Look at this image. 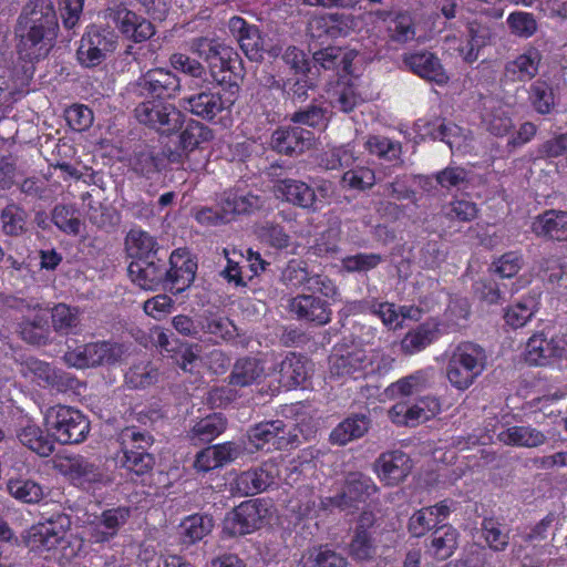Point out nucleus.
I'll list each match as a JSON object with an SVG mask.
<instances>
[{"label": "nucleus", "instance_id": "1", "mask_svg": "<svg viewBox=\"0 0 567 567\" xmlns=\"http://www.w3.org/2000/svg\"><path fill=\"white\" fill-rule=\"evenodd\" d=\"M56 27L52 0H30L19 17V28L27 30L21 34L20 54L29 61L44 58L52 45Z\"/></svg>", "mask_w": 567, "mask_h": 567}, {"label": "nucleus", "instance_id": "2", "mask_svg": "<svg viewBox=\"0 0 567 567\" xmlns=\"http://www.w3.org/2000/svg\"><path fill=\"white\" fill-rule=\"evenodd\" d=\"M394 359L381 349L367 350L358 344L333 348L329 357V379L339 382L358 380L371 374H385Z\"/></svg>", "mask_w": 567, "mask_h": 567}, {"label": "nucleus", "instance_id": "3", "mask_svg": "<svg viewBox=\"0 0 567 567\" xmlns=\"http://www.w3.org/2000/svg\"><path fill=\"white\" fill-rule=\"evenodd\" d=\"M485 367L484 349L473 342H461L451 350L445 373L452 386L464 391L484 372Z\"/></svg>", "mask_w": 567, "mask_h": 567}, {"label": "nucleus", "instance_id": "4", "mask_svg": "<svg viewBox=\"0 0 567 567\" xmlns=\"http://www.w3.org/2000/svg\"><path fill=\"white\" fill-rule=\"evenodd\" d=\"M53 466L73 485L91 493H96L113 481L104 466L82 455L56 456Z\"/></svg>", "mask_w": 567, "mask_h": 567}, {"label": "nucleus", "instance_id": "5", "mask_svg": "<svg viewBox=\"0 0 567 567\" xmlns=\"http://www.w3.org/2000/svg\"><path fill=\"white\" fill-rule=\"evenodd\" d=\"M44 423L51 431L54 442L79 444L90 433L89 419L78 409L69 405H53L44 412Z\"/></svg>", "mask_w": 567, "mask_h": 567}, {"label": "nucleus", "instance_id": "6", "mask_svg": "<svg viewBox=\"0 0 567 567\" xmlns=\"http://www.w3.org/2000/svg\"><path fill=\"white\" fill-rule=\"evenodd\" d=\"M188 48L208 62L212 74L218 81L225 80L224 75L219 79L218 73L230 72L239 75L241 71V60L238 53L216 38H194L188 42Z\"/></svg>", "mask_w": 567, "mask_h": 567}, {"label": "nucleus", "instance_id": "7", "mask_svg": "<svg viewBox=\"0 0 567 567\" xmlns=\"http://www.w3.org/2000/svg\"><path fill=\"white\" fill-rule=\"evenodd\" d=\"M272 505L268 499L257 498L243 502L224 519V532L229 536L247 535L260 528L271 515Z\"/></svg>", "mask_w": 567, "mask_h": 567}, {"label": "nucleus", "instance_id": "8", "mask_svg": "<svg viewBox=\"0 0 567 567\" xmlns=\"http://www.w3.org/2000/svg\"><path fill=\"white\" fill-rule=\"evenodd\" d=\"M118 443L123 453L122 466L137 475L146 473L152 468L154 458L146 453L152 444V439L145 432L135 426L125 427L118 434Z\"/></svg>", "mask_w": 567, "mask_h": 567}, {"label": "nucleus", "instance_id": "9", "mask_svg": "<svg viewBox=\"0 0 567 567\" xmlns=\"http://www.w3.org/2000/svg\"><path fill=\"white\" fill-rule=\"evenodd\" d=\"M414 130L420 140H441L449 145L452 152L463 154L472 148L473 137L468 132L441 118H419L414 124Z\"/></svg>", "mask_w": 567, "mask_h": 567}, {"label": "nucleus", "instance_id": "10", "mask_svg": "<svg viewBox=\"0 0 567 567\" xmlns=\"http://www.w3.org/2000/svg\"><path fill=\"white\" fill-rule=\"evenodd\" d=\"M237 92L238 86L236 85H229L228 89L217 87L216 90L203 91L183 99L182 106L193 114L210 121L234 105Z\"/></svg>", "mask_w": 567, "mask_h": 567}, {"label": "nucleus", "instance_id": "11", "mask_svg": "<svg viewBox=\"0 0 567 567\" xmlns=\"http://www.w3.org/2000/svg\"><path fill=\"white\" fill-rule=\"evenodd\" d=\"M124 354L123 346L107 341L78 346L64 353L68 365L85 369L102 364H113Z\"/></svg>", "mask_w": 567, "mask_h": 567}, {"label": "nucleus", "instance_id": "12", "mask_svg": "<svg viewBox=\"0 0 567 567\" xmlns=\"http://www.w3.org/2000/svg\"><path fill=\"white\" fill-rule=\"evenodd\" d=\"M135 117L142 124L154 127L163 133L179 130L184 122L183 113L164 100L145 99L135 109Z\"/></svg>", "mask_w": 567, "mask_h": 567}, {"label": "nucleus", "instance_id": "13", "mask_svg": "<svg viewBox=\"0 0 567 567\" xmlns=\"http://www.w3.org/2000/svg\"><path fill=\"white\" fill-rule=\"evenodd\" d=\"M181 89L179 79L162 68L148 70L128 89L137 97L166 100L175 97Z\"/></svg>", "mask_w": 567, "mask_h": 567}, {"label": "nucleus", "instance_id": "14", "mask_svg": "<svg viewBox=\"0 0 567 567\" xmlns=\"http://www.w3.org/2000/svg\"><path fill=\"white\" fill-rule=\"evenodd\" d=\"M353 55H355L353 52L343 55L342 62L347 75L327 92L330 105L344 113L351 112L368 99L361 81L358 78L348 76L351 73L349 70V60Z\"/></svg>", "mask_w": 567, "mask_h": 567}, {"label": "nucleus", "instance_id": "15", "mask_svg": "<svg viewBox=\"0 0 567 567\" xmlns=\"http://www.w3.org/2000/svg\"><path fill=\"white\" fill-rule=\"evenodd\" d=\"M525 360L533 365H549L567 361V333L550 339L543 333L532 336L526 344Z\"/></svg>", "mask_w": 567, "mask_h": 567}, {"label": "nucleus", "instance_id": "16", "mask_svg": "<svg viewBox=\"0 0 567 567\" xmlns=\"http://www.w3.org/2000/svg\"><path fill=\"white\" fill-rule=\"evenodd\" d=\"M115 48L116 35L112 31L92 25L87 28L81 39L78 60L82 65L92 68L104 61Z\"/></svg>", "mask_w": 567, "mask_h": 567}, {"label": "nucleus", "instance_id": "17", "mask_svg": "<svg viewBox=\"0 0 567 567\" xmlns=\"http://www.w3.org/2000/svg\"><path fill=\"white\" fill-rule=\"evenodd\" d=\"M378 491L371 477L362 473H350L347 476L343 492L334 497H326L321 504L327 509L340 508L342 511L357 507L355 503L365 502Z\"/></svg>", "mask_w": 567, "mask_h": 567}, {"label": "nucleus", "instance_id": "18", "mask_svg": "<svg viewBox=\"0 0 567 567\" xmlns=\"http://www.w3.org/2000/svg\"><path fill=\"white\" fill-rule=\"evenodd\" d=\"M70 526L71 520L68 515H54L47 522L34 525L29 529L27 544L32 550H51L64 539Z\"/></svg>", "mask_w": 567, "mask_h": 567}, {"label": "nucleus", "instance_id": "19", "mask_svg": "<svg viewBox=\"0 0 567 567\" xmlns=\"http://www.w3.org/2000/svg\"><path fill=\"white\" fill-rule=\"evenodd\" d=\"M107 17L125 39L135 43L144 42L155 33L154 25L146 18L123 4L110 8Z\"/></svg>", "mask_w": 567, "mask_h": 567}, {"label": "nucleus", "instance_id": "20", "mask_svg": "<svg viewBox=\"0 0 567 567\" xmlns=\"http://www.w3.org/2000/svg\"><path fill=\"white\" fill-rule=\"evenodd\" d=\"M285 429L286 424L281 420L261 422L249 430V443L256 450H281L299 444L298 434L287 433Z\"/></svg>", "mask_w": 567, "mask_h": 567}, {"label": "nucleus", "instance_id": "21", "mask_svg": "<svg viewBox=\"0 0 567 567\" xmlns=\"http://www.w3.org/2000/svg\"><path fill=\"white\" fill-rule=\"evenodd\" d=\"M21 372L40 386L51 388L58 392L74 390L78 384V380L70 373L58 370L49 363L33 358L28 359L22 364Z\"/></svg>", "mask_w": 567, "mask_h": 567}, {"label": "nucleus", "instance_id": "22", "mask_svg": "<svg viewBox=\"0 0 567 567\" xmlns=\"http://www.w3.org/2000/svg\"><path fill=\"white\" fill-rule=\"evenodd\" d=\"M440 409L436 398L425 396L411 405L404 402L394 404L389 411V417L398 425L415 426L435 416Z\"/></svg>", "mask_w": 567, "mask_h": 567}, {"label": "nucleus", "instance_id": "23", "mask_svg": "<svg viewBox=\"0 0 567 567\" xmlns=\"http://www.w3.org/2000/svg\"><path fill=\"white\" fill-rule=\"evenodd\" d=\"M275 371L276 363L268 357L264 359L254 357L240 358L234 364L229 375V383L237 386L258 384Z\"/></svg>", "mask_w": 567, "mask_h": 567}, {"label": "nucleus", "instance_id": "24", "mask_svg": "<svg viewBox=\"0 0 567 567\" xmlns=\"http://www.w3.org/2000/svg\"><path fill=\"white\" fill-rule=\"evenodd\" d=\"M279 475V462L277 460H269L259 467L240 473L236 477V487L246 495L257 494L274 485Z\"/></svg>", "mask_w": 567, "mask_h": 567}, {"label": "nucleus", "instance_id": "25", "mask_svg": "<svg viewBox=\"0 0 567 567\" xmlns=\"http://www.w3.org/2000/svg\"><path fill=\"white\" fill-rule=\"evenodd\" d=\"M130 516L131 511L125 506L104 511L86 527L90 540L93 543L110 542L117 535L120 528L126 524Z\"/></svg>", "mask_w": 567, "mask_h": 567}, {"label": "nucleus", "instance_id": "26", "mask_svg": "<svg viewBox=\"0 0 567 567\" xmlns=\"http://www.w3.org/2000/svg\"><path fill=\"white\" fill-rule=\"evenodd\" d=\"M412 461L402 451L382 453L374 463V472L379 480L389 486L400 484L411 472Z\"/></svg>", "mask_w": 567, "mask_h": 567}, {"label": "nucleus", "instance_id": "27", "mask_svg": "<svg viewBox=\"0 0 567 567\" xmlns=\"http://www.w3.org/2000/svg\"><path fill=\"white\" fill-rule=\"evenodd\" d=\"M169 264L164 280L173 293H181L194 281L197 265L183 249L172 252Z\"/></svg>", "mask_w": 567, "mask_h": 567}, {"label": "nucleus", "instance_id": "28", "mask_svg": "<svg viewBox=\"0 0 567 567\" xmlns=\"http://www.w3.org/2000/svg\"><path fill=\"white\" fill-rule=\"evenodd\" d=\"M439 318H430L415 328L409 330L400 342L402 353L412 355L426 349L444 334Z\"/></svg>", "mask_w": 567, "mask_h": 567}, {"label": "nucleus", "instance_id": "29", "mask_svg": "<svg viewBox=\"0 0 567 567\" xmlns=\"http://www.w3.org/2000/svg\"><path fill=\"white\" fill-rule=\"evenodd\" d=\"M404 65L417 76L444 85L449 82V75L444 71L440 60L429 51L405 53Z\"/></svg>", "mask_w": 567, "mask_h": 567}, {"label": "nucleus", "instance_id": "30", "mask_svg": "<svg viewBox=\"0 0 567 567\" xmlns=\"http://www.w3.org/2000/svg\"><path fill=\"white\" fill-rule=\"evenodd\" d=\"M228 29L249 60L258 61L261 59L262 39L256 25L249 24L241 17L235 16L229 19Z\"/></svg>", "mask_w": 567, "mask_h": 567}, {"label": "nucleus", "instance_id": "31", "mask_svg": "<svg viewBox=\"0 0 567 567\" xmlns=\"http://www.w3.org/2000/svg\"><path fill=\"white\" fill-rule=\"evenodd\" d=\"M132 281L144 290L156 289L165 278V264L156 258L133 260L128 266Z\"/></svg>", "mask_w": 567, "mask_h": 567}, {"label": "nucleus", "instance_id": "32", "mask_svg": "<svg viewBox=\"0 0 567 567\" xmlns=\"http://www.w3.org/2000/svg\"><path fill=\"white\" fill-rule=\"evenodd\" d=\"M540 62L539 50L529 47L506 63L504 75L507 81L527 82L537 75Z\"/></svg>", "mask_w": 567, "mask_h": 567}, {"label": "nucleus", "instance_id": "33", "mask_svg": "<svg viewBox=\"0 0 567 567\" xmlns=\"http://www.w3.org/2000/svg\"><path fill=\"white\" fill-rule=\"evenodd\" d=\"M262 199L249 192L241 189H229L224 192L219 206L224 217L231 221L239 215H247L262 207Z\"/></svg>", "mask_w": 567, "mask_h": 567}, {"label": "nucleus", "instance_id": "34", "mask_svg": "<svg viewBox=\"0 0 567 567\" xmlns=\"http://www.w3.org/2000/svg\"><path fill=\"white\" fill-rule=\"evenodd\" d=\"M275 194L278 198H282L301 208L319 209L315 189L305 182L297 179L279 181L275 185Z\"/></svg>", "mask_w": 567, "mask_h": 567}, {"label": "nucleus", "instance_id": "35", "mask_svg": "<svg viewBox=\"0 0 567 567\" xmlns=\"http://www.w3.org/2000/svg\"><path fill=\"white\" fill-rule=\"evenodd\" d=\"M312 133L299 126L279 127L271 136V146L278 153L292 155L311 145Z\"/></svg>", "mask_w": 567, "mask_h": 567}, {"label": "nucleus", "instance_id": "36", "mask_svg": "<svg viewBox=\"0 0 567 567\" xmlns=\"http://www.w3.org/2000/svg\"><path fill=\"white\" fill-rule=\"evenodd\" d=\"M290 311L299 319L322 326L331 320L328 303L312 295H299L290 300Z\"/></svg>", "mask_w": 567, "mask_h": 567}, {"label": "nucleus", "instance_id": "37", "mask_svg": "<svg viewBox=\"0 0 567 567\" xmlns=\"http://www.w3.org/2000/svg\"><path fill=\"white\" fill-rule=\"evenodd\" d=\"M451 502L442 501L434 506L423 507L410 517L409 533L413 537L424 536L432 527L446 519L451 513Z\"/></svg>", "mask_w": 567, "mask_h": 567}, {"label": "nucleus", "instance_id": "38", "mask_svg": "<svg viewBox=\"0 0 567 567\" xmlns=\"http://www.w3.org/2000/svg\"><path fill=\"white\" fill-rule=\"evenodd\" d=\"M482 121L489 133L504 136L513 127L512 107L502 100L487 99L484 102Z\"/></svg>", "mask_w": 567, "mask_h": 567}, {"label": "nucleus", "instance_id": "39", "mask_svg": "<svg viewBox=\"0 0 567 567\" xmlns=\"http://www.w3.org/2000/svg\"><path fill=\"white\" fill-rule=\"evenodd\" d=\"M312 371V363L305 357L288 354L279 364L278 382L288 388L305 385Z\"/></svg>", "mask_w": 567, "mask_h": 567}, {"label": "nucleus", "instance_id": "40", "mask_svg": "<svg viewBox=\"0 0 567 567\" xmlns=\"http://www.w3.org/2000/svg\"><path fill=\"white\" fill-rule=\"evenodd\" d=\"M532 229L539 237L567 240V212L546 210L534 219Z\"/></svg>", "mask_w": 567, "mask_h": 567}, {"label": "nucleus", "instance_id": "41", "mask_svg": "<svg viewBox=\"0 0 567 567\" xmlns=\"http://www.w3.org/2000/svg\"><path fill=\"white\" fill-rule=\"evenodd\" d=\"M7 491L10 496L24 504H38L47 495L43 485L23 476L11 477L7 483Z\"/></svg>", "mask_w": 567, "mask_h": 567}, {"label": "nucleus", "instance_id": "42", "mask_svg": "<svg viewBox=\"0 0 567 567\" xmlns=\"http://www.w3.org/2000/svg\"><path fill=\"white\" fill-rule=\"evenodd\" d=\"M497 439L506 445L536 447L545 442V435L532 426L515 425L498 432Z\"/></svg>", "mask_w": 567, "mask_h": 567}, {"label": "nucleus", "instance_id": "43", "mask_svg": "<svg viewBox=\"0 0 567 567\" xmlns=\"http://www.w3.org/2000/svg\"><path fill=\"white\" fill-rule=\"evenodd\" d=\"M18 437L22 445L39 456L47 457L54 451V439L37 424H28L22 427Z\"/></svg>", "mask_w": 567, "mask_h": 567}, {"label": "nucleus", "instance_id": "44", "mask_svg": "<svg viewBox=\"0 0 567 567\" xmlns=\"http://www.w3.org/2000/svg\"><path fill=\"white\" fill-rule=\"evenodd\" d=\"M370 421L365 415H353L339 423L330 434L332 443L346 445L362 437L369 430Z\"/></svg>", "mask_w": 567, "mask_h": 567}, {"label": "nucleus", "instance_id": "45", "mask_svg": "<svg viewBox=\"0 0 567 567\" xmlns=\"http://www.w3.org/2000/svg\"><path fill=\"white\" fill-rule=\"evenodd\" d=\"M358 25L352 14L331 13L315 19L310 27L322 29V32L331 38L346 37Z\"/></svg>", "mask_w": 567, "mask_h": 567}, {"label": "nucleus", "instance_id": "46", "mask_svg": "<svg viewBox=\"0 0 567 567\" xmlns=\"http://www.w3.org/2000/svg\"><path fill=\"white\" fill-rule=\"evenodd\" d=\"M156 240L147 231L131 229L125 238V248L134 260L156 257Z\"/></svg>", "mask_w": 567, "mask_h": 567}, {"label": "nucleus", "instance_id": "47", "mask_svg": "<svg viewBox=\"0 0 567 567\" xmlns=\"http://www.w3.org/2000/svg\"><path fill=\"white\" fill-rule=\"evenodd\" d=\"M537 305L535 297L525 296L514 305L508 306L504 312L506 324L514 329L524 327L537 311Z\"/></svg>", "mask_w": 567, "mask_h": 567}, {"label": "nucleus", "instance_id": "48", "mask_svg": "<svg viewBox=\"0 0 567 567\" xmlns=\"http://www.w3.org/2000/svg\"><path fill=\"white\" fill-rule=\"evenodd\" d=\"M457 544V530L451 525H443L433 533L430 549L435 557L447 559L454 554Z\"/></svg>", "mask_w": 567, "mask_h": 567}, {"label": "nucleus", "instance_id": "49", "mask_svg": "<svg viewBox=\"0 0 567 567\" xmlns=\"http://www.w3.org/2000/svg\"><path fill=\"white\" fill-rule=\"evenodd\" d=\"M213 519L207 515L194 514L187 516L179 525L181 536L188 544L202 540L213 529Z\"/></svg>", "mask_w": 567, "mask_h": 567}, {"label": "nucleus", "instance_id": "50", "mask_svg": "<svg viewBox=\"0 0 567 567\" xmlns=\"http://www.w3.org/2000/svg\"><path fill=\"white\" fill-rule=\"evenodd\" d=\"M470 316V303L466 298L454 297L450 300L449 306L444 312V319L440 320L442 328L446 329L444 334L453 332L467 320Z\"/></svg>", "mask_w": 567, "mask_h": 567}, {"label": "nucleus", "instance_id": "51", "mask_svg": "<svg viewBox=\"0 0 567 567\" xmlns=\"http://www.w3.org/2000/svg\"><path fill=\"white\" fill-rule=\"evenodd\" d=\"M303 567H346V559L328 546L310 548L301 558Z\"/></svg>", "mask_w": 567, "mask_h": 567}, {"label": "nucleus", "instance_id": "52", "mask_svg": "<svg viewBox=\"0 0 567 567\" xmlns=\"http://www.w3.org/2000/svg\"><path fill=\"white\" fill-rule=\"evenodd\" d=\"M226 429V420L219 413H213L199 420L192 429V439L199 442H212Z\"/></svg>", "mask_w": 567, "mask_h": 567}, {"label": "nucleus", "instance_id": "53", "mask_svg": "<svg viewBox=\"0 0 567 567\" xmlns=\"http://www.w3.org/2000/svg\"><path fill=\"white\" fill-rule=\"evenodd\" d=\"M364 148L380 159L392 162L400 158L401 144L385 136L370 135L364 142Z\"/></svg>", "mask_w": 567, "mask_h": 567}, {"label": "nucleus", "instance_id": "54", "mask_svg": "<svg viewBox=\"0 0 567 567\" xmlns=\"http://www.w3.org/2000/svg\"><path fill=\"white\" fill-rule=\"evenodd\" d=\"M357 161L354 145L346 144L332 147L326 151L320 159V164L327 169H336L340 167H350Z\"/></svg>", "mask_w": 567, "mask_h": 567}, {"label": "nucleus", "instance_id": "55", "mask_svg": "<svg viewBox=\"0 0 567 567\" xmlns=\"http://www.w3.org/2000/svg\"><path fill=\"white\" fill-rule=\"evenodd\" d=\"M52 221L60 230L68 235H80L82 229V221L73 206H56L52 212Z\"/></svg>", "mask_w": 567, "mask_h": 567}, {"label": "nucleus", "instance_id": "56", "mask_svg": "<svg viewBox=\"0 0 567 567\" xmlns=\"http://www.w3.org/2000/svg\"><path fill=\"white\" fill-rule=\"evenodd\" d=\"M390 18L388 31L392 40L401 43L411 41L415 37L412 18L409 13H398L391 18L390 13H384Z\"/></svg>", "mask_w": 567, "mask_h": 567}, {"label": "nucleus", "instance_id": "57", "mask_svg": "<svg viewBox=\"0 0 567 567\" xmlns=\"http://www.w3.org/2000/svg\"><path fill=\"white\" fill-rule=\"evenodd\" d=\"M529 100L534 109L540 114H548L555 104L553 89L543 80H537L530 85Z\"/></svg>", "mask_w": 567, "mask_h": 567}, {"label": "nucleus", "instance_id": "58", "mask_svg": "<svg viewBox=\"0 0 567 567\" xmlns=\"http://www.w3.org/2000/svg\"><path fill=\"white\" fill-rule=\"evenodd\" d=\"M213 138V132L199 122H190L181 134V145L184 151H194Z\"/></svg>", "mask_w": 567, "mask_h": 567}, {"label": "nucleus", "instance_id": "59", "mask_svg": "<svg viewBox=\"0 0 567 567\" xmlns=\"http://www.w3.org/2000/svg\"><path fill=\"white\" fill-rule=\"evenodd\" d=\"M341 183L349 189L364 190L375 184V174L373 169L364 166L350 168L343 174Z\"/></svg>", "mask_w": 567, "mask_h": 567}, {"label": "nucleus", "instance_id": "60", "mask_svg": "<svg viewBox=\"0 0 567 567\" xmlns=\"http://www.w3.org/2000/svg\"><path fill=\"white\" fill-rule=\"evenodd\" d=\"M312 275L307 270L303 261L291 260L285 267L281 274L282 282L292 288L303 287L308 289Z\"/></svg>", "mask_w": 567, "mask_h": 567}, {"label": "nucleus", "instance_id": "61", "mask_svg": "<svg viewBox=\"0 0 567 567\" xmlns=\"http://www.w3.org/2000/svg\"><path fill=\"white\" fill-rule=\"evenodd\" d=\"M470 34V49L464 53L466 62L475 61L478 58V50L489 44L494 37L489 27L481 24H471Z\"/></svg>", "mask_w": 567, "mask_h": 567}, {"label": "nucleus", "instance_id": "62", "mask_svg": "<svg viewBox=\"0 0 567 567\" xmlns=\"http://www.w3.org/2000/svg\"><path fill=\"white\" fill-rule=\"evenodd\" d=\"M157 372L150 362H141L133 365L125 374V381L131 388L140 389L154 383Z\"/></svg>", "mask_w": 567, "mask_h": 567}, {"label": "nucleus", "instance_id": "63", "mask_svg": "<svg viewBox=\"0 0 567 567\" xmlns=\"http://www.w3.org/2000/svg\"><path fill=\"white\" fill-rule=\"evenodd\" d=\"M507 23L513 34L519 38H529L537 30V23L532 13L513 12L507 18Z\"/></svg>", "mask_w": 567, "mask_h": 567}, {"label": "nucleus", "instance_id": "64", "mask_svg": "<svg viewBox=\"0 0 567 567\" xmlns=\"http://www.w3.org/2000/svg\"><path fill=\"white\" fill-rule=\"evenodd\" d=\"M1 219L4 234L17 236L23 231L25 214L17 205H8L1 213Z\"/></svg>", "mask_w": 567, "mask_h": 567}]
</instances>
